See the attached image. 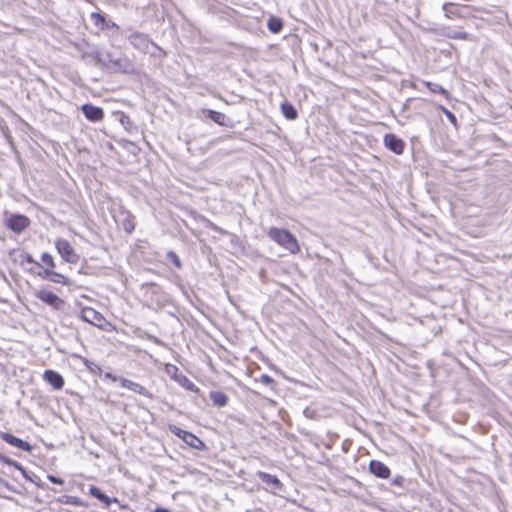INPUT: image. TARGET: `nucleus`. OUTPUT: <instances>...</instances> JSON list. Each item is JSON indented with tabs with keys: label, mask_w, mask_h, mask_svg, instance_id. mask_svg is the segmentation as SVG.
<instances>
[{
	"label": "nucleus",
	"mask_w": 512,
	"mask_h": 512,
	"mask_svg": "<svg viewBox=\"0 0 512 512\" xmlns=\"http://www.w3.org/2000/svg\"><path fill=\"white\" fill-rule=\"evenodd\" d=\"M303 414L306 418H309V419H315L318 415L317 410L312 406L306 407L303 410Z\"/></svg>",
	"instance_id": "34"
},
{
	"label": "nucleus",
	"mask_w": 512,
	"mask_h": 512,
	"mask_svg": "<svg viewBox=\"0 0 512 512\" xmlns=\"http://www.w3.org/2000/svg\"><path fill=\"white\" fill-rule=\"evenodd\" d=\"M124 218L121 221V225L125 232L132 233L135 229L134 218L129 212L122 213Z\"/></svg>",
	"instance_id": "21"
},
{
	"label": "nucleus",
	"mask_w": 512,
	"mask_h": 512,
	"mask_svg": "<svg viewBox=\"0 0 512 512\" xmlns=\"http://www.w3.org/2000/svg\"><path fill=\"white\" fill-rule=\"evenodd\" d=\"M90 17L96 26L104 30V23H106V18L102 14L98 12H93L91 13Z\"/></svg>",
	"instance_id": "28"
},
{
	"label": "nucleus",
	"mask_w": 512,
	"mask_h": 512,
	"mask_svg": "<svg viewBox=\"0 0 512 512\" xmlns=\"http://www.w3.org/2000/svg\"><path fill=\"white\" fill-rule=\"evenodd\" d=\"M47 479H48L51 483H53V484H58V485H62V484H64V480H63V479H61V478H59V477H56V476H54V475H48V476H47Z\"/></svg>",
	"instance_id": "40"
},
{
	"label": "nucleus",
	"mask_w": 512,
	"mask_h": 512,
	"mask_svg": "<svg viewBox=\"0 0 512 512\" xmlns=\"http://www.w3.org/2000/svg\"><path fill=\"white\" fill-rule=\"evenodd\" d=\"M82 319L95 326H101L104 317L95 309L88 307L82 310Z\"/></svg>",
	"instance_id": "14"
},
{
	"label": "nucleus",
	"mask_w": 512,
	"mask_h": 512,
	"mask_svg": "<svg viewBox=\"0 0 512 512\" xmlns=\"http://www.w3.org/2000/svg\"><path fill=\"white\" fill-rule=\"evenodd\" d=\"M268 236L290 253L294 254L299 251L297 239L286 229L271 227L268 231Z\"/></svg>",
	"instance_id": "1"
},
{
	"label": "nucleus",
	"mask_w": 512,
	"mask_h": 512,
	"mask_svg": "<svg viewBox=\"0 0 512 512\" xmlns=\"http://www.w3.org/2000/svg\"><path fill=\"white\" fill-rule=\"evenodd\" d=\"M35 296L53 309L61 310L64 306V300L51 291L39 290L35 293Z\"/></svg>",
	"instance_id": "6"
},
{
	"label": "nucleus",
	"mask_w": 512,
	"mask_h": 512,
	"mask_svg": "<svg viewBox=\"0 0 512 512\" xmlns=\"http://www.w3.org/2000/svg\"><path fill=\"white\" fill-rule=\"evenodd\" d=\"M0 435H1V438L6 443H8L16 448H19V449H21L23 451H27V452H30L32 449V446L28 442L10 434V433L2 432V433H0Z\"/></svg>",
	"instance_id": "12"
},
{
	"label": "nucleus",
	"mask_w": 512,
	"mask_h": 512,
	"mask_svg": "<svg viewBox=\"0 0 512 512\" xmlns=\"http://www.w3.org/2000/svg\"><path fill=\"white\" fill-rule=\"evenodd\" d=\"M55 248L61 258L70 264H77L79 262V255L75 252L68 240L58 238L55 241Z\"/></svg>",
	"instance_id": "4"
},
{
	"label": "nucleus",
	"mask_w": 512,
	"mask_h": 512,
	"mask_svg": "<svg viewBox=\"0 0 512 512\" xmlns=\"http://www.w3.org/2000/svg\"><path fill=\"white\" fill-rule=\"evenodd\" d=\"M154 512H171L169 509L157 507Z\"/></svg>",
	"instance_id": "44"
},
{
	"label": "nucleus",
	"mask_w": 512,
	"mask_h": 512,
	"mask_svg": "<svg viewBox=\"0 0 512 512\" xmlns=\"http://www.w3.org/2000/svg\"><path fill=\"white\" fill-rule=\"evenodd\" d=\"M175 379L182 387L189 391L197 392L199 390L197 386L184 375L175 376Z\"/></svg>",
	"instance_id": "22"
},
{
	"label": "nucleus",
	"mask_w": 512,
	"mask_h": 512,
	"mask_svg": "<svg viewBox=\"0 0 512 512\" xmlns=\"http://www.w3.org/2000/svg\"><path fill=\"white\" fill-rule=\"evenodd\" d=\"M20 257L22 258V262H26V263H29V264H34L35 266L37 267H41V265L39 264V262H37L36 260H34V258L32 257L31 254H29L28 252H23Z\"/></svg>",
	"instance_id": "33"
},
{
	"label": "nucleus",
	"mask_w": 512,
	"mask_h": 512,
	"mask_svg": "<svg viewBox=\"0 0 512 512\" xmlns=\"http://www.w3.org/2000/svg\"><path fill=\"white\" fill-rule=\"evenodd\" d=\"M37 275L40 276L42 279L49 280L53 283L63 284L67 286L71 284V280L68 277L61 273L53 271V269H43V271L37 272Z\"/></svg>",
	"instance_id": "8"
},
{
	"label": "nucleus",
	"mask_w": 512,
	"mask_h": 512,
	"mask_svg": "<svg viewBox=\"0 0 512 512\" xmlns=\"http://www.w3.org/2000/svg\"><path fill=\"white\" fill-rule=\"evenodd\" d=\"M210 399L216 407H224L228 403L227 395L221 391H212L210 393Z\"/></svg>",
	"instance_id": "19"
},
{
	"label": "nucleus",
	"mask_w": 512,
	"mask_h": 512,
	"mask_svg": "<svg viewBox=\"0 0 512 512\" xmlns=\"http://www.w3.org/2000/svg\"><path fill=\"white\" fill-rule=\"evenodd\" d=\"M119 382L123 388L131 390L139 395L145 396L147 398H152V394L141 384L131 381L129 379L120 377Z\"/></svg>",
	"instance_id": "10"
},
{
	"label": "nucleus",
	"mask_w": 512,
	"mask_h": 512,
	"mask_svg": "<svg viewBox=\"0 0 512 512\" xmlns=\"http://www.w3.org/2000/svg\"><path fill=\"white\" fill-rule=\"evenodd\" d=\"M440 109L442 110V112L445 114V116L447 117V119L450 121V123L454 126V127H457V118L456 116L450 111L448 110L447 108H445L444 106H440Z\"/></svg>",
	"instance_id": "32"
},
{
	"label": "nucleus",
	"mask_w": 512,
	"mask_h": 512,
	"mask_svg": "<svg viewBox=\"0 0 512 512\" xmlns=\"http://www.w3.org/2000/svg\"><path fill=\"white\" fill-rule=\"evenodd\" d=\"M97 62L114 71L126 72L130 63L127 57H114L112 53H99L96 57Z\"/></svg>",
	"instance_id": "2"
},
{
	"label": "nucleus",
	"mask_w": 512,
	"mask_h": 512,
	"mask_svg": "<svg viewBox=\"0 0 512 512\" xmlns=\"http://www.w3.org/2000/svg\"><path fill=\"white\" fill-rule=\"evenodd\" d=\"M267 26L272 33H279L283 27V23L281 19L271 17L267 22Z\"/></svg>",
	"instance_id": "23"
},
{
	"label": "nucleus",
	"mask_w": 512,
	"mask_h": 512,
	"mask_svg": "<svg viewBox=\"0 0 512 512\" xmlns=\"http://www.w3.org/2000/svg\"><path fill=\"white\" fill-rule=\"evenodd\" d=\"M259 381L265 385H271L274 383V379L267 374H262L259 378Z\"/></svg>",
	"instance_id": "39"
},
{
	"label": "nucleus",
	"mask_w": 512,
	"mask_h": 512,
	"mask_svg": "<svg viewBox=\"0 0 512 512\" xmlns=\"http://www.w3.org/2000/svg\"><path fill=\"white\" fill-rule=\"evenodd\" d=\"M167 259H169L177 268L182 267V263L178 255L174 251H168L166 254Z\"/></svg>",
	"instance_id": "31"
},
{
	"label": "nucleus",
	"mask_w": 512,
	"mask_h": 512,
	"mask_svg": "<svg viewBox=\"0 0 512 512\" xmlns=\"http://www.w3.org/2000/svg\"><path fill=\"white\" fill-rule=\"evenodd\" d=\"M281 111L284 117L288 120H295L298 116L297 110L289 102H284L281 104Z\"/></svg>",
	"instance_id": "20"
},
{
	"label": "nucleus",
	"mask_w": 512,
	"mask_h": 512,
	"mask_svg": "<svg viewBox=\"0 0 512 512\" xmlns=\"http://www.w3.org/2000/svg\"><path fill=\"white\" fill-rule=\"evenodd\" d=\"M171 370H174V372H177L178 368L175 365H168L167 366V372L170 373Z\"/></svg>",
	"instance_id": "43"
},
{
	"label": "nucleus",
	"mask_w": 512,
	"mask_h": 512,
	"mask_svg": "<svg viewBox=\"0 0 512 512\" xmlns=\"http://www.w3.org/2000/svg\"><path fill=\"white\" fill-rule=\"evenodd\" d=\"M456 7L452 3H445L443 5V11L445 12L446 16H449L450 14H454V10Z\"/></svg>",
	"instance_id": "38"
},
{
	"label": "nucleus",
	"mask_w": 512,
	"mask_h": 512,
	"mask_svg": "<svg viewBox=\"0 0 512 512\" xmlns=\"http://www.w3.org/2000/svg\"><path fill=\"white\" fill-rule=\"evenodd\" d=\"M404 482L405 478L402 475H396L391 480V484L398 487H403Z\"/></svg>",
	"instance_id": "37"
},
{
	"label": "nucleus",
	"mask_w": 512,
	"mask_h": 512,
	"mask_svg": "<svg viewBox=\"0 0 512 512\" xmlns=\"http://www.w3.org/2000/svg\"><path fill=\"white\" fill-rule=\"evenodd\" d=\"M57 502H59L61 504L73 505V506H81V507L88 506L87 502L82 500L80 497L71 496V495H62L57 499Z\"/></svg>",
	"instance_id": "17"
},
{
	"label": "nucleus",
	"mask_w": 512,
	"mask_h": 512,
	"mask_svg": "<svg viewBox=\"0 0 512 512\" xmlns=\"http://www.w3.org/2000/svg\"><path fill=\"white\" fill-rule=\"evenodd\" d=\"M145 54H150L155 59H163L166 55L165 51L153 41L151 43L150 51L145 52Z\"/></svg>",
	"instance_id": "24"
},
{
	"label": "nucleus",
	"mask_w": 512,
	"mask_h": 512,
	"mask_svg": "<svg viewBox=\"0 0 512 512\" xmlns=\"http://www.w3.org/2000/svg\"><path fill=\"white\" fill-rule=\"evenodd\" d=\"M89 494L104 503L106 506H109L112 502L118 503L116 498H110L96 486H91L89 488Z\"/></svg>",
	"instance_id": "16"
},
{
	"label": "nucleus",
	"mask_w": 512,
	"mask_h": 512,
	"mask_svg": "<svg viewBox=\"0 0 512 512\" xmlns=\"http://www.w3.org/2000/svg\"><path fill=\"white\" fill-rule=\"evenodd\" d=\"M426 87L433 93H441L448 97V92L438 83L425 82Z\"/></svg>",
	"instance_id": "27"
},
{
	"label": "nucleus",
	"mask_w": 512,
	"mask_h": 512,
	"mask_svg": "<svg viewBox=\"0 0 512 512\" xmlns=\"http://www.w3.org/2000/svg\"><path fill=\"white\" fill-rule=\"evenodd\" d=\"M43 379L55 390L62 389L65 384L62 375L54 370H46L43 374Z\"/></svg>",
	"instance_id": "13"
},
{
	"label": "nucleus",
	"mask_w": 512,
	"mask_h": 512,
	"mask_svg": "<svg viewBox=\"0 0 512 512\" xmlns=\"http://www.w3.org/2000/svg\"><path fill=\"white\" fill-rule=\"evenodd\" d=\"M83 364L84 366L86 367V369L91 372L92 374H95V375H101L102 373V369L101 367L96 364L95 362L93 361H90L86 358H83Z\"/></svg>",
	"instance_id": "25"
},
{
	"label": "nucleus",
	"mask_w": 512,
	"mask_h": 512,
	"mask_svg": "<svg viewBox=\"0 0 512 512\" xmlns=\"http://www.w3.org/2000/svg\"><path fill=\"white\" fill-rule=\"evenodd\" d=\"M448 36L452 39H460V40L468 39V33L464 32V31H453Z\"/></svg>",
	"instance_id": "35"
},
{
	"label": "nucleus",
	"mask_w": 512,
	"mask_h": 512,
	"mask_svg": "<svg viewBox=\"0 0 512 512\" xmlns=\"http://www.w3.org/2000/svg\"><path fill=\"white\" fill-rule=\"evenodd\" d=\"M369 471L376 477L388 479L390 477V469L387 465L379 460H371L369 463Z\"/></svg>",
	"instance_id": "9"
},
{
	"label": "nucleus",
	"mask_w": 512,
	"mask_h": 512,
	"mask_svg": "<svg viewBox=\"0 0 512 512\" xmlns=\"http://www.w3.org/2000/svg\"><path fill=\"white\" fill-rule=\"evenodd\" d=\"M104 377H105L106 379H110V380H112V381H114V382H115V381H119V378H120V377H117V376L113 375V374H112V373H110V372H106V373L104 374Z\"/></svg>",
	"instance_id": "42"
},
{
	"label": "nucleus",
	"mask_w": 512,
	"mask_h": 512,
	"mask_svg": "<svg viewBox=\"0 0 512 512\" xmlns=\"http://www.w3.org/2000/svg\"><path fill=\"white\" fill-rule=\"evenodd\" d=\"M41 260L42 262L47 266L46 269H54L55 268V262H54V259L52 257L51 254H49L48 252H44L42 255H41Z\"/></svg>",
	"instance_id": "29"
},
{
	"label": "nucleus",
	"mask_w": 512,
	"mask_h": 512,
	"mask_svg": "<svg viewBox=\"0 0 512 512\" xmlns=\"http://www.w3.org/2000/svg\"><path fill=\"white\" fill-rule=\"evenodd\" d=\"M208 117L215 123L219 125H224V121L226 116L218 111L215 110H208Z\"/></svg>",
	"instance_id": "26"
},
{
	"label": "nucleus",
	"mask_w": 512,
	"mask_h": 512,
	"mask_svg": "<svg viewBox=\"0 0 512 512\" xmlns=\"http://www.w3.org/2000/svg\"><path fill=\"white\" fill-rule=\"evenodd\" d=\"M384 145L387 149L397 155H401L405 148L404 141L395 134L391 133L384 136Z\"/></svg>",
	"instance_id": "7"
},
{
	"label": "nucleus",
	"mask_w": 512,
	"mask_h": 512,
	"mask_svg": "<svg viewBox=\"0 0 512 512\" xmlns=\"http://www.w3.org/2000/svg\"><path fill=\"white\" fill-rule=\"evenodd\" d=\"M5 226L14 233L20 234L30 226V219L23 214H6L4 220Z\"/></svg>",
	"instance_id": "3"
},
{
	"label": "nucleus",
	"mask_w": 512,
	"mask_h": 512,
	"mask_svg": "<svg viewBox=\"0 0 512 512\" xmlns=\"http://www.w3.org/2000/svg\"><path fill=\"white\" fill-rule=\"evenodd\" d=\"M129 43L142 53L150 51L152 40L147 34L133 32L128 37Z\"/></svg>",
	"instance_id": "5"
},
{
	"label": "nucleus",
	"mask_w": 512,
	"mask_h": 512,
	"mask_svg": "<svg viewBox=\"0 0 512 512\" xmlns=\"http://www.w3.org/2000/svg\"><path fill=\"white\" fill-rule=\"evenodd\" d=\"M0 461L5 463V464H7V465L13 466V467H15L18 470L24 471V469H23V467H22V465L20 463H18L17 461L12 460V459L4 456L3 454L0 457Z\"/></svg>",
	"instance_id": "30"
},
{
	"label": "nucleus",
	"mask_w": 512,
	"mask_h": 512,
	"mask_svg": "<svg viewBox=\"0 0 512 512\" xmlns=\"http://www.w3.org/2000/svg\"><path fill=\"white\" fill-rule=\"evenodd\" d=\"M170 431L176 435L177 437H179L180 439H182L183 441H185V437H184V434L183 432H187L186 430H183L177 426H170Z\"/></svg>",
	"instance_id": "36"
},
{
	"label": "nucleus",
	"mask_w": 512,
	"mask_h": 512,
	"mask_svg": "<svg viewBox=\"0 0 512 512\" xmlns=\"http://www.w3.org/2000/svg\"><path fill=\"white\" fill-rule=\"evenodd\" d=\"M183 434L184 437L186 438L184 442L190 447L198 450H203L205 448L204 442L200 438L195 436L193 433L183 432Z\"/></svg>",
	"instance_id": "18"
},
{
	"label": "nucleus",
	"mask_w": 512,
	"mask_h": 512,
	"mask_svg": "<svg viewBox=\"0 0 512 512\" xmlns=\"http://www.w3.org/2000/svg\"><path fill=\"white\" fill-rule=\"evenodd\" d=\"M111 28H118V26L116 25L115 22L106 20V23H104V29H111Z\"/></svg>",
	"instance_id": "41"
},
{
	"label": "nucleus",
	"mask_w": 512,
	"mask_h": 512,
	"mask_svg": "<svg viewBox=\"0 0 512 512\" xmlns=\"http://www.w3.org/2000/svg\"><path fill=\"white\" fill-rule=\"evenodd\" d=\"M257 477L261 482L273 489H280L282 487L280 480L275 475H271L263 471H258Z\"/></svg>",
	"instance_id": "15"
},
{
	"label": "nucleus",
	"mask_w": 512,
	"mask_h": 512,
	"mask_svg": "<svg viewBox=\"0 0 512 512\" xmlns=\"http://www.w3.org/2000/svg\"><path fill=\"white\" fill-rule=\"evenodd\" d=\"M84 116L92 122H97L103 119L104 112L102 108L94 106L92 104H84L81 107Z\"/></svg>",
	"instance_id": "11"
},
{
	"label": "nucleus",
	"mask_w": 512,
	"mask_h": 512,
	"mask_svg": "<svg viewBox=\"0 0 512 512\" xmlns=\"http://www.w3.org/2000/svg\"><path fill=\"white\" fill-rule=\"evenodd\" d=\"M154 341H155L156 343H158V344H160V343H161V341H160V340H158L157 338H154Z\"/></svg>",
	"instance_id": "45"
}]
</instances>
